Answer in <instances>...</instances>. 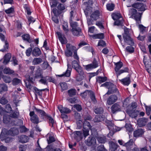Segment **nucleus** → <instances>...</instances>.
<instances>
[{
    "label": "nucleus",
    "mask_w": 151,
    "mask_h": 151,
    "mask_svg": "<svg viewBox=\"0 0 151 151\" xmlns=\"http://www.w3.org/2000/svg\"><path fill=\"white\" fill-rule=\"evenodd\" d=\"M115 66L114 70L118 78V76L124 73L128 72L129 69L128 68L125 67L120 70L123 66V64L121 62L119 61L117 63H114Z\"/></svg>",
    "instance_id": "nucleus-1"
},
{
    "label": "nucleus",
    "mask_w": 151,
    "mask_h": 151,
    "mask_svg": "<svg viewBox=\"0 0 151 151\" xmlns=\"http://www.w3.org/2000/svg\"><path fill=\"white\" fill-rule=\"evenodd\" d=\"M129 29L126 27H124V33L123 34V38L124 42L127 45H133L134 43L133 39L131 37Z\"/></svg>",
    "instance_id": "nucleus-2"
},
{
    "label": "nucleus",
    "mask_w": 151,
    "mask_h": 151,
    "mask_svg": "<svg viewBox=\"0 0 151 151\" xmlns=\"http://www.w3.org/2000/svg\"><path fill=\"white\" fill-rule=\"evenodd\" d=\"M102 86L105 87L108 89V92L105 94V95H109L117 92L119 93V91L117 90L116 87V86L110 82H106L102 84L101 86V87Z\"/></svg>",
    "instance_id": "nucleus-3"
},
{
    "label": "nucleus",
    "mask_w": 151,
    "mask_h": 151,
    "mask_svg": "<svg viewBox=\"0 0 151 151\" xmlns=\"http://www.w3.org/2000/svg\"><path fill=\"white\" fill-rule=\"evenodd\" d=\"M129 15L131 16L129 17L134 19L137 23H139L140 21V14L138 13L136 9H131L129 10Z\"/></svg>",
    "instance_id": "nucleus-4"
},
{
    "label": "nucleus",
    "mask_w": 151,
    "mask_h": 151,
    "mask_svg": "<svg viewBox=\"0 0 151 151\" xmlns=\"http://www.w3.org/2000/svg\"><path fill=\"white\" fill-rule=\"evenodd\" d=\"M98 66V63L96 59L94 58L91 64L85 65L84 67L87 70H90L96 68Z\"/></svg>",
    "instance_id": "nucleus-5"
},
{
    "label": "nucleus",
    "mask_w": 151,
    "mask_h": 151,
    "mask_svg": "<svg viewBox=\"0 0 151 151\" xmlns=\"http://www.w3.org/2000/svg\"><path fill=\"white\" fill-rule=\"evenodd\" d=\"M76 48L74 46L70 45V44H67L66 45V49L65 51L66 56L67 57H71L73 55V51Z\"/></svg>",
    "instance_id": "nucleus-6"
},
{
    "label": "nucleus",
    "mask_w": 151,
    "mask_h": 151,
    "mask_svg": "<svg viewBox=\"0 0 151 151\" xmlns=\"http://www.w3.org/2000/svg\"><path fill=\"white\" fill-rule=\"evenodd\" d=\"M29 116L32 122L35 124H38L39 122V119L38 116L35 114L33 111L30 112Z\"/></svg>",
    "instance_id": "nucleus-7"
},
{
    "label": "nucleus",
    "mask_w": 151,
    "mask_h": 151,
    "mask_svg": "<svg viewBox=\"0 0 151 151\" xmlns=\"http://www.w3.org/2000/svg\"><path fill=\"white\" fill-rule=\"evenodd\" d=\"M75 139L77 141H79L83 137V133L81 131H75L73 133Z\"/></svg>",
    "instance_id": "nucleus-8"
},
{
    "label": "nucleus",
    "mask_w": 151,
    "mask_h": 151,
    "mask_svg": "<svg viewBox=\"0 0 151 151\" xmlns=\"http://www.w3.org/2000/svg\"><path fill=\"white\" fill-rule=\"evenodd\" d=\"M132 6L137 9L139 11H144L145 10V6L142 3H137L132 4Z\"/></svg>",
    "instance_id": "nucleus-9"
},
{
    "label": "nucleus",
    "mask_w": 151,
    "mask_h": 151,
    "mask_svg": "<svg viewBox=\"0 0 151 151\" xmlns=\"http://www.w3.org/2000/svg\"><path fill=\"white\" fill-rule=\"evenodd\" d=\"M143 61L147 71L151 74V60H146V59L144 56Z\"/></svg>",
    "instance_id": "nucleus-10"
},
{
    "label": "nucleus",
    "mask_w": 151,
    "mask_h": 151,
    "mask_svg": "<svg viewBox=\"0 0 151 151\" xmlns=\"http://www.w3.org/2000/svg\"><path fill=\"white\" fill-rule=\"evenodd\" d=\"M118 99L117 96L115 95H111L107 99V103L109 105H111L116 102Z\"/></svg>",
    "instance_id": "nucleus-11"
},
{
    "label": "nucleus",
    "mask_w": 151,
    "mask_h": 151,
    "mask_svg": "<svg viewBox=\"0 0 151 151\" xmlns=\"http://www.w3.org/2000/svg\"><path fill=\"white\" fill-rule=\"evenodd\" d=\"M111 111L113 114L120 111L121 110V106L118 103H116L113 105L111 108Z\"/></svg>",
    "instance_id": "nucleus-12"
},
{
    "label": "nucleus",
    "mask_w": 151,
    "mask_h": 151,
    "mask_svg": "<svg viewBox=\"0 0 151 151\" xmlns=\"http://www.w3.org/2000/svg\"><path fill=\"white\" fill-rule=\"evenodd\" d=\"M85 143L87 145L91 146L96 144V140L94 137H89L86 141Z\"/></svg>",
    "instance_id": "nucleus-13"
},
{
    "label": "nucleus",
    "mask_w": 151,
    "mask_h": 151,
    "mask_svg": "<svg viewBox=\"0 0 151 151\" xmlns=\"http://www.w3.org/2000/svg\"><path fill=\"white\" fill-rule=\"evenodd\" d=\"M56 34L58 36L59 40L62 44H65L67 43V41L64 36L60 32H57Z\"/></svg>",
    "instance_id": "nucleus-14"
},
{
    "label": "nucleus",
    "mask_w": 151,
    "mask_h": 151,
    "mask_svg": "<svg viewBox=\"0 0 151 151\" xmlns=\"http://www.w3.org/2000/svg\"><path fill=\"white\" fill-rule=\"evenodd\" d=\"M76 71L81 76V78H78V76H77L76 80L78 81H81L82 79V77L81 76L83 74V71L82 67L80 65L74 68Z\"/></svg>",
    "instance_id": "nucleus-15"
},
{
    "label": "nucleus",
    "mask_w": 151,
    "mask_h": 151,
    "mask_svg": "<svg viewBox=\"0 0 151 151\" xmlns=\"http://www.w3.org/2000/svg\"><path fill=\"white\" fill-rule=\"evenodd\" d=\"M68 69L66 72L61 74L59 75V76L60 77L63 76H65L67 77H69L70 76L71 74V66L70 65H69L68 63L67 64Z\"/></svg>",
    "instance_id": "nucleus-16"
},
{
    "label": "nucleus",
    "mask_w": 151,
    "mask_h": 151,
    "mask_svg": "<svg viewBox=\"0 0 151 151\" xmlns=\"http://www.w3.org/2000/svg\"><path fill=\"white\" fill-rule=\"evenodd\" d=\"M19 132L18 129L15 128H11V129L7 131L6 134L11 136H14L18 134Z\"/></svg>",
    "instance_id": "nucleus-17"
},
{
    "label": "nucleus",
    "mask_w": 151,
    "mask_h": 151,
    "mask_svg": "<svg viewBox=\"0 0 151 151\" xmlns=\"http://www.w3.org/2000/svg\"><path fill=\"white\" fill-rule=\"evenodd\" d=\"M101 15L100 11L97 10L93 12L91 15V17L94 20H96L99 18Z\"/></svg>",
    "instance_id": "nucleus-18"
},
{
    "label": "nucleus",
    "mask_w": 151,
    "mask_h": 151,
    "mask_svg": "<svg viewBox=\"0 0 151 151\" xmlns=\"http://www.w3.org/2000/svg\"><path fill=\"white\" fill-rule=\"evenodd\" d=\"M58 109L61 113L68 114L71 112V110L69 109L62 107L61 105L58 106Z\"/></svg>",
    "instance_id": "nucleus-19"
},
{
    "label": "nucleus",
    "mask_w": 151,
    "mask_h": 151,
    "mask_svg": "<svg viewBox=\"0 0 151 151\" xmlns=\"http://www.w3.org/2000/svg\"><path fill=\"white\" fill-rule=\"evenodd\" d=\"M40 49L38 47H35L32 50V55L34 56L38 57L41 54Z\"/></svg>",
    "instance_id": "nucleus-20"
},
{
    "label": "nucleus",
    "mask_w": 151,
    "mask_h": 151,
    "mask_svg": "<svg viewBox=\"0 0 151 151\" xmlns=\"http://www.w3.org/2000/svg\"><path fill=\"white\" fill-rule=\"evenodd\" d=\"M147 119L144 117L140 118L137 120V123L140 127L145 126L146 124Z\"/></svg>",
    "instance_id": "nucleus-21"
},
{
    "label": "nucleus",
    "mask_w": 151,
    "mask_h": 151,
    "mask_svg": "<svg viewBox=\"0 0 151 151\" xmlns=\"http://www.w3.org/2000/svg\"><path fill=\"white\" fill-rule=\"evenodd\" d=\"M144 131L142 129H138L134 132V136L135 137H137L141 136L144 133Z\"/></svg>",
    "instance_id": "nucleus-22"
},
{
    "label": "nucleus",
    "mask_w": 151,
    "mask_h": 151,
    "mask_svg": "<svg viewBox=\"0 0 151 151\" xmlns=\"http://www.w3.org/2000/svg\"><path fill=\"white\" fill-rule=\"evenodd\" d=\"M71 31L73 35L75 36L81 35V29L80 28L72 29Z\"/></svg>",
    "instance_id": "nucleus-23"
},
{
    "label": "nucleus",
    "mask_w": 151,
    "mask_h": 151,
    "mask_svg": "<svg viewBox=\"0 0 151 151\" xmlns=\"http://www.w3.org/2000/svg\"><path fill=\"white\" fill-rule=\"evenodd\" d=\"M35 110L41 115L42 118L43 119L45 117L46 118L48 116V115L43 110L38 109L36 107L35 108Z\"/></svg>",
    "instance_id": "nucleus-24"
},
{
    "label": "nucleus",
    "mask_w": 151,
    "mask_h": 151,
    "mask_svg": "<svg viewBox=\"0 0 151 151\" xmlns=\"http://www.w3.org/2000/svg\"><path fill=\"white\" fill-rule=\"evenodd\" d=\"M22 37L24 41L30 43L32 41L30 35L28 34H24L22 36Z\"/></svg>",
    "instance_id": "nucleus-25"
},
{
    "label": "nucleus",
    "mask_w": 151,
    "mask_h": 151,
    "mask_svg": "<svg viewBox=\"0 0 151 151\" xmlns=\"http://www.w3.org/2000/svg\"><path fill=\"white\" fill-rule=\"evenodd\" d=\"M105 124L107 126L109 130L112 129L113 127V129L116 128V126H114V124L111 121L108 120H106L105 121Z\"/></svg>",
    "instance_id": "nucleus-26"
},
{
    "label": "nucleus",
    "mask_w": 151,
    "mask_h": 151,
    "mask_svg": "<svg viewBox=\"0 0 151 151\" xmlns=\"http://www.w3.org/2000/svg\"><path fill=\"white\" fill-rule=\"evenodd\" d=\"M133 143V139H131L127 143H125L124 146H126L128 150H129L132 148Z\"/></svg>",
    "instance_id": "nucleus-27"
},
{
    "label": "nucleus",
    "mask_w": 151,
    "mask_h": 151,
    "mask_svg": "<svg viewBox=\"0 0 151 151\" xmlns=\"http://www.w3.org/2000/svg\"><path fill=\"white\" fill-rule=\"evenodd\" d=\"M121 83L124 85L128 86L130 83V79L129 77H126L121 80H119Z\"/></svg>",
    "instance_id": "nucleus-28"
},
{
    "label": "nucleus",
    "mask_w": 151,
    "mask_h": 151,
    "mask_svg": "<svg viewBox=\"0 0 151 151\" xmlns=\"http://www.w3.org/2000/svg\"><path fill=\"white\" fill-rule=\"evenodd\" d=\"M11 58V55L10 54H7L5 55L4 57L3 63L4 65L7 64Z\"/></svg>",
    "instance_id": "nucleus-29"
},
{
    "label": "nucleus",
    "mask_w": 151,
    "mask_h": 151,
    "mask_svg": "<svg viewBox=\"0 0 151 151\" xmlns=\"http://www.w3.org/2000/svg\"><path fill=\"white\" fill-rule=\"evenodd\" d=\"M19 141L22 143H25L28 141L29 138L26 135H22L19 137Z\"/></svg>",
    "instance_id": "nucleus-30"
},
{
    "label": "nucleus",
    "mask_w": 151,
    "mask_h": 151,
    "mask_svg": "<svg viewBox=\"0 0 151 151\" xmlns=\"http://www.w3.org/2000/svg\"><path fill=\"white\" fill-rule=\"evenodd\" d=\"M34 90L35 91V94L36 95H37V94L38 96H42V91H44L45 90H47L48 91H49V90L47 88L40 90L39 89H38L36 87L34 88Z\"/></svg>",
    "instance_id": "nucleus-31"
},
{
    "label": "nucleus",
    "mask_w": 151,
    "mask_h": 151,
    "mask_svg": "<svg viewBox=\"0 0 151 151\" xmlns=\"http://www.w3.org/2000/svg\"><path fill=\"white\" fill-rule=\"evenodd\" d=\"M91 37L93 39H103L104 37V35L103 33H100L91 36Z\"/></svg>",
    "instance_id": "nucleus-32"
},
{
    "label": "nucleus",
    "mask_w": 151,
    "mask_h": 151,
    "mask_svg": "<svg viewBox=\"0 0 151 151\" xmlns=\"http://www.w3.org/2000/svg\"><path fill=\"white\" fill-rule=\"evenodd\" d=\"M118 147L117 143L112 142L110 145V150L111 151H115L117 149Z\"/></svg>",
    "instance_id": "nucleus-33"
},
{
    "label": "nucleus",
    "mask_w": 151,
    "mask_h": 151,
    "mask_svg": "<svg viewBox=\"0 0 151 151\" xmlns=\"http://www.w3.org/2000/svg\"><path fill=\"white\" fill-rule=\"evenodd\" d=\"M42 62V59L40 58H34L32 63L34 65H37L41 63Z\"/></svg>",
    "instance_id": "nucleus-34"
},
{
    "label": "nucleus",
    "mask_w": 151,
    "mask_h": 151,
    "mask_svg": "<svg viewBox=\"0 0 151 151\" xmlns=\"http://www.w3.org/2000/svg\"><path fill=\"white\" fill-rule=\"evenodd\" d=\"M107 79V78L106 77L99 76L96 78V82L101 84L106 81Z\"/></svg>",
    "instance_id": "nucleus-35"
},
{
    "label": "nucleus",
    "mask_w": 151,
    "mask_h": 151,
    "mask_svg": "<svg viewBox=\"0 0 151 151\" xmlns=\"http://www.w3.org/2000/svg\"><path fill=\"white\" fill-rule=\"evenodd\" d=\"M114 25L117 26H123V18H121L120 19L115 20Z\"/></svg>",
    "instance_id": "nucleus-36"
},
{
    "label": "nucleus",
    "mask_w": 151,
    "mask_h": 151,
    "mask_svg": "<svg viewBox=\"0 0 151 151\" xmlns=\"http://www.w3.org/2000/svg\"><path fill=\"white\" fill-rule=\"evenodd\" d=\"M63 29L65 33L67 35L68 32L69 31V30L68 28V24L67 22H64L63 23Z\"/></svg>",
    "instance_id": "nucleus-37"
},
{
    "label": "nucleus",
    "mask_w": 151,
    "mask_h": 151,
    "mask_svg": "<svg viewBox=\"0 0 151 151\" xmlns=\"http://www.w3.org/2000/svg\"><path fill=\"white\" fill-rule=\"evenodd\" d=\"M76 11L75 9H72L71 11L70 12V20H72L76 14Z\"/></svg>",
    "instance_id": "nucleus-38"
},
{
    "label": "nucleus",
    "mask_w": 151,
    "mask_h": 151,
    "mask_svg": "<svg viewBox=\"0 0 151 151\" xmlns=\"http://www.w3.org/2000/svg\"><path fill=\"white\" fill-rule=\"evenodd\" d=\"M3 72L5 74H13L14 72L9 68L6 67L4 69Z\"/></svg>",
    "instance_id": "nucleus-39"
},
{
    "label": "nucleus",
    "mask_w": 151,
    "mask_h": 151,
    "mask_svg": "<svg viewBox=\"0 0 151 151\" xmlns=\"http://www.w3.org/2000/svg\"><path fill=\"white\" fill-rule=\"evenodd\" d=\"M11 117L10 115H4L3 117V121L4 123L7 124L9 123L11 119Z\"/></svg>",
    "instance_id": "nucleus-40"
},
{
    "label": "nucleus",
    "mask_w": 151,
    "mask_h": 151,
    "mask_svg": "<svg viewBox=\"0 0 151 151\" xmlns=\"http://www.w3.org/2000/svg\"><path fill=\"white\" fill-rule=\"evenodd\" d=\"M106 8L109 11H112L114 9L115 5L113 3H109L107 4Z\"/></svg>",
    "instance_id": "nucleus-41"
},
{
    "label": "nucleus",
    "mask_w": 151,
    "mask_h": 151,
    "mask_svg": "<svg viewBox=\"0 0 151 151\" xmlns=\"http://www.w3.org/2000/svg\"><path fill=\"white\" fill-rule=\"evenodd\" d=\"M112 19L114 20L122 18L121 14L119 13H115L112 15Z\"/></svg>",
    "instance_id": "nucleus-42"
},
{
    "label": "nucleus",
    "mask_w": 151,
    "mask_h": 151,
    "mask_svg": "<svg viewBox=\"0 0 151 151\" xmlns=\"http://www.w3.org/2000/svg\"><path fill=\"white\" fill-rule=\"evenodd\" d=\"M83 129H85L87 128L91 129L92 127L90 123L86 121L85 120L84 122H83Z\"/></svg>",
    "instance_id": "nucleus-43"
},
{
    "label": "nucleus",
    "mask_w": 151,
    "mask_h": 151,
    "mask_svg": "<svg viewBox=\"0 0 151 151\" xmlns=\"http://www.w3.org/2000/svg\"><path fill=\"white\" fill-rule=\"evenodd\" d=\"M60 84L61 88V91L62 92L64 90H65L68 89V86L67 83H66L62 82L60 83Z\"/></svg>",
    "instance_id": "nucleus-44"
},
{
    "label": "nucleus",
    "mask_w": 151,
    "mask_h": 151,
    "mask_svg": "<svg viewBox=\"0 0 151 151\" xmlns=\"http://www.w3.org/2000/svg\"><path fill=\"white\" fill-rule=\"evenodd\" d=\"M7 90V87L4 84H0V93L4 91H6Z\"/></svg>",
    "instance_id": "nucleus-45"
},
{
    "label": "nucleus",
    "mask_w": 151,
    "mask_h": 151,
    "mask_svg": "<svg viewBox=\"0 0 151 151\" xmlns=\"http://www.w3.org/2000/svg\"><path fill=\"white\" fill-rule=\"evenodd\" d=\"M46 118L48 120V122L50 125L53 127V124L55 122L54 119L49 115H48V116H47Z\"/></svg>",
    "instance_id": "nucleus-46"
},
{
    "label": "nucleus",
    "mask_w": 151,
    "mask_h": 151,
    "mask_svg": "<svg viewBox=\"0 0 151 151\" xmlns=\"http://www.w3.org/2000/svg\"><path fill=\"white\" fill-rule=\"evenodd\" d=\"M40 78H41V79L39 80V82L44 85H47V82L46 76L43 77V76L42 77H41Z\"/></svg>",
    "instance_id": "nucleus-47"
},
{
    "label": "nucleus",
    "mask_w": 151,
    "mask_h": 151,
    "mask_svg": "<svg viewBox=\"0 0 151 151\" xmlns=\"http://www.w3.org/2000/svg\"><path fill=\"white\" fill-rule=\"evenodd\" d=\"M104 119L103 117L100 116H96L93 119L94 122H101Z\"/></svg>",
    "instance_id": "nucleus-48"
},
{
    "label": "nucleus",
    "mask_w": 151,
    "mask_h": 151,
    "mask_svg": "<svg viewBox=\"0 0 151 151\" xmlns=\"http://www.w3.org/2000/svg\"><path fill=\"white\" fill-rule=\"evenodd\" d=\"M43 75L41 73L40 70L39 69L36 70L35 74V78H40L42 77Z\"/></svg>",
    "instance_id": "nucleus-49"
},
{
    "label": "nucleus",
    "mask_w": 151,
    "mask_h": 151,
    "mask_svg": "<svg viewBox=\"0 0 151 151\" xmlns=\"http://www.w3.org/2000/svg\"><path fill=\"white\" fill-rule=\"evenodd\" d=\"M57 8L60 12L65 10V7L64 4L59 3L57 6Z\"/></svg>",
    "instance_id": "nucleus-50"
},
{
    "label": "nucleus",
    "mask_w": 151,
    "mask_h": 151,
    "mask_svg": "<svg viewBox=\"0 0 151 151\" xmlns=\"http://www.w3.org/2000/svg\"><path fill=\"white\" fill-rule=\"evenodd\" d=\"M68 93L69 96H72L76 95V90L74 89H70L68 91Z\"/></svg>",
    "instance_id": "nucleus-51"
},
{
    "label": "nucleus",
    "mask_w": 151,
    "mask_h": 151,
    "mask_svg": "<svg viewBox=\"0 0 151 151\" xmlns=\"http://www.w3.org/2000/svg\"><path fill=\"white\" fill-rule=\"evenodd\" d=\"M92 8H87L84 10V12L86 17L88 16L91 14L92 11Z\"/></svg>",
    "instance_id": "nucleus-52"
},
{
    "label": "nucleus",
    "mask_w": 151,
    "mask_h": 151,
    "mask_svg": "<svg viewBox=\"0 0 151 151\" xmlns=\"http://www.w3.org/2000/svg\"><path fill=\"white\" fill-rule=\"evenodd\" d=\"M94 112L96 114H101L103 112V109L101 107H98L94 109Z\"/></svg>",
    "instance_id": "nucleus-53"
},
{
    "label": "nucleus",
    "mask_w": 151,
    "mask_h": 151,
    "mask_svg": "<svg viewBox=\"0 0 151 151\" xmlns=\"http://www.w3.org/2000/svg\"><path fill=\"white\" fill-rule=\"evenodd\" d=\"M5 12L7 14L13 13L14 12V7H12L5 10Z\"/></svg>",
    "instance_id": "nucleus-54"
},
{
    "label": "nucleus",
    "mask_w": 151,
    "mask_h": 151,
    "mask_svg": "<svg viewBox=\"0 0 151 151\" xmlns=\"http://www.w3.org/2000/svg\"><path fill=\"white\" fill-rule=\"evenodd\" d=\"M79 61L77 60H74L72 61V65L73 67L74 68L77 67L79 66Z\"/></svg>",
    "instance_id": "nucleus-55"
},
{
    "label": "nucleus",
    "mask_w": 151,
    "mask_h": 151,
    "mask_svg": "<svg viewBox=\"0 0 151 151\" xmlns=\"http://www.w3.org/2000/svg\"><path fill=\"white\" fill-rule=\"evenodd\" d=\"M98 141L101 143H104L106 142V138L105 137H99L97 138Z\"/></svg>",
    "instance_id": "nucleus-56"
},
{
    "label": "nucleus",
    "mask_w": 151,
    "mask_h": 151,
    "mask_svg": "<svg viewBox=\"0 0 151 151\" xmlns=\"http://www.w3.org/2000/svg\"><path fill=\"white\" fill-rule=\"evenodd\" d=\"M50 4L52 7H56L58 4V1L57 0H50Z\"/></svg>",
    "instance_id": "nucleus-57"
},
{
    "label": "nucleus",
    "mask_w": 151,
    "mask_h": 151,
    "mask_svg": "<svg viewBox=\"0 0 151 151\" xmlns=\"http://www.w3.org/2000/svg\"><path fill=\"white\" fill-rule=\"evenodd\" d=\"M90 91L86 90L83 93H81V96L83 98H85L87 96H89V93L90 92Z\"/></svg>",
    "instance_id": "nucleus-58"
},
{
    "label": "nucleus",
    "mask_w": 151,
    "mask_h": 151,
    "mask_svg": "<svg viewBox=\"0 0 151 151\" xmlns=\"http://www.w3.org/2000/svg\"><path fill=\"white\" fill-rule=\"evenodd\" d=\"M90 129L87 128L83 129V136H84L85 138H86L87 136L89 135V131ZM91 130V129H90Z\"/></svg>",
    "instance_id": "nucleus-59"
},
{
    "label": "nucleus",
    "mask_w": 151,
    "mask_h": 151,
    "mask_svg": "<svg viewBox=\"0 0 151 151\" xmlns=\"http://www.w3.org/2000/svg\"><path fill=\"white\" fill-rule=\"evenodd\" d=\"M4 81L6 83H10L12 81L11 78L8 76H5L3 77Z\"/></svg>",
    "instance_id": "nucleus-60"
},
{
    "label": "nucleus",
    "mask_w": 151,
    "mask_h": 151,
    "mask_svg": "<svg viewBox=\"0 0 151 151\" xmlns=\"http://www.w3.org/2000/svg\"><path fill=\"white\" fill-rule=\"evenodd\" d=\"M70 21V25L71 27L72 28V29H76L77 28H79L77 27V23L76 22H73L72 20Z\"/></svg>",
    "instance_id": "nucleus-61"
},
{
    "label": "nucleus",
    "mask_w": 151,
    "mask_h": 151,
    "mask_svg": "<svg viewBox=\"0 0 151 151\" xmlns=\"http://www.w3.org/2000/svg\"><path fill=\"white\" fill-rule=\"evenodd\" d=\"M19 112L17 111L14 112L12 114H11L10 116L11 118H17L19 115Z\"/></svg>",
    "instance_id": "nucleus-62"
},
{
    "label": "nucleus",
    "mask_w": 151,
    "mask_h": 151,
    "mask_svg": "<svg viewBox=\"0 0 151 151\" xmlns=\"http://www.w3.org/2000/svg\"><path fill=\"white\" fill-rule=\"evenodd\" d=\"M48 144H50L55 141V140L54 138L52 136L50 135L47 139Z\"/></svg>",
    "instance_id": "nucleus-63"
},
{
    "label": "nucleus",
    "mask_w": 151,
    "mask_h": 151,
    "mask_svg": "<svg viewBox=\"0 0 151 151\" xmlns=\"http://www.w3.org/2000/svg\"><path fill=\"white\" fill-rule=\"evenodd\" d=\"M20 82V80L17 78H15L12 81V83L14 85H18Z\"/></svg>",
    "instance_id": "nucleus-64"
}]
</instances>
